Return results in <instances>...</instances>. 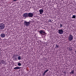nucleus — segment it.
<instances>
[{"label": "nucleus", "instance_id": "15", "mask_svg": "<svg viewBox=\"0 0 76 76\" xmlns=\"http://www.w3.org/2000/svg\"><path fill=\"white\" fill-rule=\"evenodd\" d=\"M59 48V46L57 45H56L55 46V48Z\"/></svg>", "mask_w": 76, "mask_h": 76}, {"label": "nucleus", "instance_id": "8", "mask_svg": "<svg viewBox=\"0 0 76 76\" xmlns=\"http://www.w3.org/2000/svg\"><path fill=\"white\" fill-rule=\"evenodd\" d=\"M0 36L1 38H4L6 37V34H5L3 33L1 34Z\"/></svg>", "mask_w": 76, "mask_h": 76}, {"label": "nucleus", "instance_id": "19", "mask_svg": "<svg viewBox=\"0 0 76 76\" xmlns=\"http://www.w3.org/2000/svg\"><path fill=\"white\" fill-rule=\"evenodd\" d=\"M48 69H47V70H46V71H45L44 72H45L46 73H47V72H48Z\"/></svg>", "mask_w": 76, "mask_h": 76}, {"label": "nucleus", "instance_id": "1", "mask_svg": "<svg viewBox=\"0 0 76 76\" xmlns=\"http://www.w3.org/2000/svg\"><path fill=\"white\" fill-rule=\"evenodd\" d=\"M39 32L41 35V36H42V35L44 36L47 34V33H46L45 32V31H43L42 30H40Z\"/></svg>", "mask_w": 76, "mask_h": 76}, {"label": "nucleus", "instance_id": "11", "mask_svg": "<svg viewBox=\"0 0 76 76\" xmlns=\"http://www.w3.org/2000/svg\"><path fill=\"white\" fill-rule=\"evenodd\" d=\"M21 69V67L19 66H18L16 67H15L14 68V69Z\"/></svg>", "mask_w": 76, "mask_h": 76}, {"label": "nucleus", "instance_id": "23", "mask_svg": "<svg viewBox=\"0 0 76 76\" xmlns=\"http://www.w3.org/2000/svg\"><path fill=\"white\" fill-rule=\"evenodd\" d=\"M42 31H44V30H42Z\"/></svg>", "mask_w": 76, "mask_h": 76}, {"label": "nucleus", "instance_id": "21", "mask_svg": "<svg viewBox=\"0 0 76 76\" xmlns=\"http://www.w3.org/2000/svg\"><path fill=\"white\" fill-rule=\"evenodd\" d=\"M45 73H46L45 72H44V73H43L44 75H45Z\"/></svg>", "mask_w": 76, "mask_h": 76}, {"label": "nucleus", "instance_id": "18", "mask_svg": "<svg viewBox=\"0 0 76 76\" xmlns=\"http://www.w3.org/2000/svg\"><path fill=\"white\" fill-rule=\"evenodd\" d=\"M60 28H61V27H63V25L61 24H60Z\"/></svg>", "mask_w": 76, "mask_h": 76}, {"label": "nucleus", "instance_id": "14", "mask_svg": "<svg viewBox=\"0 0 76 76\" xmlns=\"http://www.w3.org/2000/svg\"><path fill=\"white\" fill-rule=\"evenodd\" d=\"M72 15V19H75V18H76V15Z\"/></svg>", "mask_w": 76, "mask_h": 76}, {"label": "nucleus", "instance_id": "4", "mask_svg": "<svg viewBox=\"0 0 76 76\" xmlns=\"http://www.w3.org/2000/svg\"><path fill=\"white\" fill-rule=\"evenodd\" d=\"M73 36H72V35H69L68 38V41H72V40H73Z\"/></svg>", "mask_w": 76, "mask_h": 76}, {"label": "nucleus", "instance_id": "13", "mask_svg": "<svg viewBox=\"0 0 76 76\" xmlns=\"http://www.w3.org/2000/svg\"><path fill=\"white\" fill-rule=\"evenodd\" d=\"M68 50L69 51H72V48L71 47H69L68 48Z\"/></svg>", "mask_w": 76, "mask_h": 76}, {"label": "nucleus", "instance_id": "7", "mask_svg": "<svg viewBox=\"0 0 76 76\" xmlns=\"http://www.w3.org/2000/svg\"><path fill=\"white\" fill-rule=\"evenodd\" d=\"M23 16V17H24V18H27V17H28V13H24Z\"/></svg>", "mask_w": 76, "mask_h": 76}, {"label": "nucleus", "instance_id": "22", "mask_svg": "<svg viewBox=\"0 0 76 76\" xmlns=\"http://www.w3.org/2000/svg\"><path fill=\"white\" fill-rule=\"evenodd\" d=\"M15 60H17V58H15Z\"/></svg>", "mask_w": 76, "mask_h": 76}, {"label": "nucleus", "instance_id": "5", "mask_svg": "<svg viewBox=\"0 0 76 76\" xmlns=\"http://www.w3.org/2000/svg\"><path fill=\"white\" fill-rule=\"evenodd\" d=\"M29 18H32L34 16V14L33 13L29 12L28 13Z\"/></svg>", "mask_w": 76, "mask_h": 76}, {"label": "nucleus", "instance_id": "2", "mask_svg": "<svg viewBox=\"0 0 76 76\" xmlns=\"http://www.w3.org/2000/svg\"><path fill=\"white\" fill-rule=\"evenodd\" d=\"M30 23L29 21L27 22V21H25L24 22V25H25V26H26L27 27V26H29V25H30Z\"/></svg>", "mask_w": 76, "mask_h": 76}, {"label": "nucleus", "instance_id": "6", "mask_svg": "<svg viewBox=\"0 0 76 76\" xmlns=\"http://www.w3.org/2000/svg\"><path fill=\"white\" fill-rule=\"evenodd\" d=\"M58 33L61 35L63 34V30L62 29L59 30H58Z\"/></svg>", "mask_w": 76, "mask_h": 76}, {"label": "nucleus", "instance_id": "10", "mask_svg": "<svg viewBox=\"0 0 76 76\" xmlns=\"http://www.w3.org/2000/svg\"><path fill=\"white\" fill-rule=\"evenodd\" d=\"M70 75L71 74V75H74V73H75V71H74V70H72L71 71V72H69Z\"/></svg>", "mask_w": 76, "mask_h": 76}, {"label": "nucleus", "instance_id": "16", "mask_svg": "<svg viewBox=\"0 0 76 76\" xmlns=\"http://www.w3.org/2000/svg\"><path fill=\"white\" fill-rule=\"evenodd\" d=\"M18 60H20L21 59V57L20 56H18Z\"/></svg>", "mask_w": 76, "mask_h": 76}, {"label": "nucleus", "instance_id": "17", "mask_svg": "<svg viewBox=\"0 0 76 76\" xmlns=\"http://www.w3.org/2000/svg\"><path fill=\"white\" fill-rule=\"evenodd\" d=\"M18 66H21V63H18Z\"/></svg>", "mask_w": 76, "mask_h": 76}, {"label": "nucleus", "instance_id": "20", "mask_svg": "<svg viewBox=\"0 0 76 76\" xmlns=\"http://www.w3.org/2000/svg\"><path fill=\"white\" fill-rule=\"evenodd\" d=\"M17 0H13V1H17Z\"/></svg>", "mask_w": 76, "mask_h": 76}, {"label": "nucleus", "instance_id": "9", "mask_svg": "<svg viewBox=\"0 0 76 76\" xmlns=\"http://www.w3.org/2000/svg\"><path fill=\"white\" fill-rule=\"evenodd\" d=\"M39 12L40 14H42L44 12V10H43V9H40L39 10Z\"/></svg>", "mask_w": 76, "mask_h": 76}, {"label": "nucleus", "instance_id": "3", "mask_svg": "<svg viewBox=\"0 0 76 76\" xmlns=\"http://www.w3.org/2000/svg\"><path fill=\"white\" fill-rule=\"evenodd\" d=\"M4 24L3 23L0 24V29L1 30L3 29L4 28Z\"/></svg>", "mask_w": 76, "mask_h": 76}, {"label": "nucleus", "instance_id": "12", "mask_svg": "<svg viewBox=\"0 0 76 76\" xmlns=\"http://www.w3.org/2000/svg\"><path fill=\"white\" fill-rule=\"evenodd\" d=\"M0 64L1 65V64H4V61L2 60L1 61Z\"/></svg>", "mask_w": 76, "mask_h": 76}]
</instances>
